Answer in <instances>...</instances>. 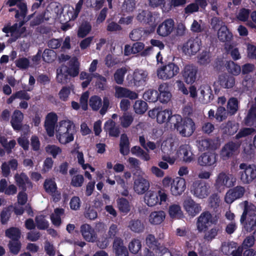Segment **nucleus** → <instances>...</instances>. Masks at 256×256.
Returning <instances> with one entry per match:
<instances>
[{
    "label": "nucleus",
    "instance_id": "nucleus-1",
    "mask_svg": "<svg viewBox=\"0 0 256 256\" xmlns=\"http://www.w3.org/2000/svg\"><path fill=\"white\" fill-rule=\"evenodd\" d=\"M76 132L75 126L72 122L62 120L60 122L56 130V136L60 144H65L74 140Z\"/></svg>",
    "mask_w": 256,
    "mask_h": 256
},
{
    "label": "nucleus",
    "instance_id": "nucleus-2",
    "mask_svg": "<svg viewBox=\"0 0 256 256\" xmlns=\"http://www.w3.org/2000/svg\"><path fill=\"white\" fill-rule=\"evenodd\" d=\"M240 222L247 232H251L256 226V207L252 204L244 202L243 213Z\"/></svg>",
    "mask_w": 256,
    "mask_h": 256
},
{
    "label": "nucleus",
    "instance_id": "nucleus-3",
    "mask_svg": "<svg viewBox=\"0 0 256 256\" xmlns=\"http://www.w3.org/2000/svg\"><path fill=\"white\" fill-rule=\"evenodd\" d=\"M238 176L244 184H250L256 179V166L242 163L240 164Z\"/></svg>",
    "mask_w": 256,
    "mask_h": 256
},
{
    "label": "nucleus",
    "instance_id": "nucleus-4",
    "mask_svg": "<svg viewBox=\"0 0 256 256\" xmlns=\"http://www.w3.org/2000/svg\"><path fill=\"white\" fill-rule=\"evenodd\" d=\"M179 72L180 68L176 64L169 62L158 69L157 75L159 78L166 80L174 78Z\"/></svg>",
    "mask_w": 256,
    "mask_h": 256
},
{
    "label": "nucleus",
    "instance_id": "nucleus-5",
    "mask_svg": "<svg viewBox=\"0 0 256 256\" xmlns=\"http://www.w3.org/2000/svg\"><path fill=\"white\" fill-rule=\"evenodd\" d=\"M218 218L214 216L208 211L202 212L198 218L196 227L200 232H202L212 224H216Z\"/></svg>",
    "mask_w": 256,
    "mask_h": 256
},
{
    "label": "nucleus",
    "instance_id": "nucleus-6",
    "mask_svg": "<svg viewBox=\"0 0 256 256\" xmlns=\"http://www.w3.org/2000/svg\"><path fill=\"white\" fill-rule=\"evenodd\" d=\"M89 105L94 111H98L101 108L100 113L102 115H104L106 112L110 105L109 98L107 96H104L102 102V98L99 96H92L90 98Z\"/></svg>",
    "mask_w": 256,
    "mask_h": 256
},
{
    "label": "nucleus",
    "instance_id": "nucleus-7",
    "mask_svg": "<svg viewBox=\"0 0 256 256\" xmlns=\"http://www.w3.org/2000/svg\"><path fill=\"white\" fill-rule=\"evenodd\" d=\"M209 189L208 183L202 180H198L193 182L191 191L196 196L203 198L208 195Z\"/></svg>",
    "mask_w": 256,
    "mask_h": 256
},
{
    "label": "nucleus",
    "instance_id": "nucleus-8",
    "mask_svg": "<svg viewBox=\"0 0 256 256\" xmlns=\"http://www.w3.org/2000/svg\"><path fill=\"white\" fill-rule=\"evenodd\" d=\"M177 130L184 137H188L192 135L196 129L195 124L191 118H184L182 122L178 126Z\"/></svg>",
    "mask_w": 256,
    "mask_h": 256
},
{
    "label": "nucleus",
    "instance_id": "nucleus-9",
    "mask_svg": "<svg viewBox=\"0 0 256 256\" xmlns=\"http://www.w3.org/2000/svg\"><path fill=\"white\" fill-rule=\"evenodd\" d=\"M201 46L202 41L200 38L198 36L192 37L184 44L182 49L184 52L194 55L200 50Z\"/></svg>",
    "mask_w": 256,
    "mask_h": 256
},
{
    "label": "nucleus",
    "instance_id": "nucleus-10",
    "mask_svg": "<svg viewBox=\"0 0 256 256\" xmlns=\"http://www.w3.org/2000/svg\"><path fill=\"white\" fill-rule=\"evenodd\" d=\"M148 73L146 71L136 69L132 76H130L132 79L128 82V84L136 86H144L148 80Z\"/></svg>",
    "mask_w": 256,
    "mask_h": 256
},
{
    "label": "nucleus",
    "instance_id": "nucleus-11",
    "mask_svg": "<svg viewBox=\"0 0 256 256\" xmlns=\"http://www.w3.org/2000/svg\"><path fill=\"white\" fill-rule=\"evenodd\" d=\"M198 70L197 67L193 64L186 65L182 72L184 81L188 84H192L194 82Z\"/></svg>",
    "mask_w": 256,
    "mask_h": 256
},
{
    "label": "nucleus",
    "instance_id": "nucleus-12",
    "mask_svg": "<svg viewBox=\"0 0 256 256\" xmlns=\"http://www.w3.org/2000/svg\"><path fill=\"white\" fill-rule=\"evenodd\" d=\"M245 192V188L242 186H236L229 190L225 196V202L230 204L235 200L242 198Z\"/></svg>",
    "mask_w": 256,
    "mask_h": 256
},
{
    "label": "nucleus",
    "instance_id": "nucleus-13",
    "mask_svg": "<svg viewBox=\"0 0 256 256\" xmlns=\"http://www.w3.org/2000/svg\"><path fill=\"white\" fill-rule=\"evenodd\" d=\"M174 28V20L172 18H168L164 20L158 26L156 32L159 36L166 37L172 32Z\"/></svg>",
    "mask_w": 256,
    "mask_h": 256
},
{
    "label": "nucleus",
    "instance_id": "nucleus-14",
    "mask_svg": "<svg viewBox=\"0 0 256 256\" xmlns=\"http://www.w3.org/2000/svg\"><path fill=\"white\" fill-rule=\"evenodd\" d=\"M240 144L233 142H229L223 146L220 156L224 160H226L232 157L238 150Z\"/></svg>",
    "mask_w": 256,
    "mask_h": 256
},
{
    "label": "nucleus",
    "instance_id": "nucleus-15",
    "mask_svg": "<svg viewBox=\"0 0 256 256\" xmlns=\"http://www.w3.org/2000/svg\"><path fill=\"white\" fill-rule=\"evenodd\" d=\"M186 188V180L184 178L176 177L172 180L170 192L173 196H178L182 194Z\"/></svg>",
    "mask_w": 256,
    "mask_h": 256
},
{
    "label": "nucleus",
    "instance_id": "nucleus-16",
    "mask_svg": "<svg viewBox=\"0 0 256 256\" xmlns=\"http://www.w3.org/2000/svg\"><path fill=\"white\" fill-rule=\"evenodd\" d=\"M217 155L214 152H206L202 154L198 158V164L201 166H214L217 161Z\"/></svg>",
    "mask_w": 256,
    "mask_h": 256
},
{
    "label": "nucleus",
    "instance_id": "nucleus-17",
    "mask_svg": "<svg viewBox=\"0 0 256 256\" xmlns=\"http://www.w3.org/2000/svg\"><path fill=\"white\" fill-rule=\"evenodd\" d=\"M58 121V116L54 112L48 113L44 122V128L49 136H52L54 134L55 125Z\"/></svg>",
    "mask_w": 256,
    "mask_h": 256
},
{
    "label": "nucleus",
    "instance_id": "nucleus-18",
    "mask_svg": "<svg viewBox=\"0 0 256 256\" xmlns=\"http://www.w3.org/2000/svg\"><path fill=\"white\" fill-rule=\"evenodd\" d=\"M150 188V182L148 180L138 176L134 180V190L138 194H142L148 191Z\"/></svg>",
    "mask_w": 256,
    "mask_h": 256
},
{
    "label": "nucleus",
    "instance_id": "nucleus-19",
    "mask_svg": "<svg viewBox=\"0 0 256 256\" xmlns=\"http://www.w3.org/2000/svg\"><path fill=\"white\" fill-rule=\"evenodd\" d=\"M80 232L86 241L94 242L96 240V234L90 224H82L80 226Z\"/></svg>",
    "mask_w": 256,
    "mask_h": 256
},
{
    "label": "nucleus",
    "instance_id": "nucleus-20",
    "mask_svg": "<svg viewBox=\"0 0 256 256\" xmlns=\"http://www.w3.org/2000/svg\"><path fill=\"white\" fill-rule=\"evenodd\" d=\"M214 226L209 228H208L206 230H204V240L207 242H211L213 240L215 239L218 234L222 232V227L220 224H214Z\"/></svg>",
    "mask_w": 256,
    "mask_h": 256
},
{
    "label": "nucleus",
    "instance_id": "nucleus-21",
    "mask_svg": "<svg viewBox=\"0 0 256 256\" xmlns=\"http://www.w3.org/2000/svg\"><path fill=\"white\" fill-rule=\"evenodd\" d=\"M114 90L115 96L118 98H126L131 100H136L138 97L137 93L126 88L116 86L114 87Z\"/></svg>",
    "mask_w": 256,
    "mask_h": 256
},
{
    "label": "nucleus",
    "instance_id": "nucleus-22",
    "mask_svg": "<svg viewBox=\"0 0 256 256\" xmlns=\"http://www.w3.org/2000/svg\"><path fill=\"white\" fill-rule=\"evenodd\" d=\"M214 186L218 190L230 188L232 186V182L230 180L229 176L224 172H220L214 184Z\"/></svg>",
    "mask_w": 256,
    "mask_h": 256
},
{
    "label": "nucleus",
    "instance_id": "nucleus-23",
    "mask_svg": "<svg viewBox=\"0 0 256 256\" xmlns=\"http://www.w3.org/2000/svg\"><path fill=\"white\" fill-rule=\"evenodd\" d=\"M23 119L24 114L22 112L18 110L14 112L10 123L14 130L19 131L22 129V122Z\"/></svg>",
    "mask_w": 256,
    "mask_h": 256
},
{
    "label": "nucleus",
    "instance_id": "nucleus-24",
    "mask_svg": "<svg viewBox=\"0 0 256 256\" xmlns=\"http://www.w3.org/2000/svg\"><path fill=\"white\" fill-rule=\"evenodd\" d=\"M218 82L222 88H230L235 84V78L232 75L222 74L219 76Z\"/></svg>",
    "mask_w": 256,
    "mask_h": 256
},
{
    "label": "nucleus",
    "instance_id": "nucleus-25",
    "mask_svg": "<svg viewBox=\"0 0 256 256\" xmlns=\"http://www.w3.org/2000/svg\"><path fill=\"white\" fill-rule=\"evenodd\" d=\"M238 127V124L234 121L228 120L222 124L221 129L223 134L232 136L237 132Z\"/></svg>",
    "mask_w": 256,
    "mask_h": 256
},
{
    "label": "nucleus",
    "instance_id": "nucleus-26",
    "mask_svg": "<svg viewBox=\"0 0 256 256\" xmlns=\"http://www.w3.org/2000/svg\"><path fill=\"white\" fill-rule=\"evenodd\" d=\"M184 206L188 213L194 216L201 210V206L192 199H188L184 202Z\"/></svg>",
    "mask_w": 256,
    "mask_h": 256
},
{
    "label": "nucleus",
    "instance_id": "nucleus-27",
    "mask_svg": "<svg viewBox=\"0 0 256 256\" xmlns=\"http://www.w3.org/2000/svg\"><path fill=\"white\" fill-rule=\"evenodd\" d=\"M14 180L17 186L22 190H26V186H32V183L28 176L24 172L20 174H16L14 176Z\"/></svg>",
    "mask_w": 256,
    "mask_h": 256
},
{
    "label": "nucleus",
    "instance_id": "nucleus-28",
    "mask_svg": "<svg viewBox=\"0 0 256 256\" xmlns=\"http://www.w3.org/2000/svg\"><path fill=\"white\" fill-rule=\"evenodd\" d=\"M104 129L108 132L110 136L117 138L120 134L119 126H116V123L112 120H108L105 122Z\"/></svg>",
    "mask_w": 256,
    "mask_h": 256
},
{
    "label": "nucleus",
    "instance_id": "nucleus-29",
    "mask_svg": "<svg viewBox=\"0 0 256 256\" xmlns=\"http://www.w3.org/2000/svg\"><path fill=\"white\" fill-rule=\"evenodd\" d=\"M144 200L145 203L148 206H154L159 202V198L158 197V192L152 190L148 191L144 195Z\"/></svg>",
    "mask_w": 256,
    "mask_h": 256
},
{
    "label": "nucleus",
    "instance_id": "nucleus-30",
    "mask_svg": "<svg viewBox=\"0 0 256 256\" xmlns=\"http://www.w3.org/2000/svg\"><path fill=\"white\" fill-rule=\"evenodd\" d=\"M166 218V214L163 210L154 211L149 216V222L154 225L160 224Z\"/></svg>",
    "mask_w": 256,
    "mask_h": 256
},
{
    "label": "nucleus",
    "instance_id": "nucleus-31",
    "mask_svg": "<svg viewBox=\"0 0 256 256\" xmlns=\"http://www.w3.org/2000/svg\"><path fill=\"white\" fill-rule=\"evenodd\" d=\"M244 121L246 126L256 128V106H252L249 109Z\"/></svg>",
    "mask_w": 256,
    "mask_h": 256
},
{
    "label": "nucleus",
    "instance_id": "nucleus-32",
    "mask_svg": "<svg viewBox=\"0 0 256 256\" xmlns=\"http://www.w3.org/2000/svg\"><path fill=\"white\" fill-rule=\"evenodd\" d=\"M130 141L126 134H122L120 142V152L123 156L128 155L130 152Z\"/></svg>",
    "mask_w": 256,
    "mask_h": 256
},
{
    "label": "nucleus",
    "instance_id": "nucleus-33",
    "mask_svg": "<svg viewBox=\"0 0 256 256\" xmlns=\"http://www.w3.org/2000/svg\"><path fill=\"white\" fill-rule=\"evenodd\" d=\"M218 36L219 40L222 42H230L232 38V34L228 27L224 25L220 27L218 32Z\"/></svg>",
    "mask_w": 256,
    "mask_h": 256
},
{
    "label": "nucleus",
    "instance_id": "nucleus-34",
    "mask_svg": "<svg viewBox=\"0 0 256 256\" xmlns=\"http://www.w3.org/2000/svg\"><path fill=\"white\" fill-rule=\"evenodd\" d=\"M118 208L121 213L126 214L130 210V202L127 199L124 198H118L116 200Z\"/></svg>",
    "mask_w": 256,
    "mask_h": 256
},
{
    "label": "nucleus",
    "instance_id": "nucleus-35",
    "mask_svg": "<svg viewBox=\"0 0 256 256\" xmlns=\"http://www.w3.org/2000/svg\"><path fill=\"white\" fill-rule=\"evenodd\" d=\"M92 25L90 22L84 21L78 27L77 32L78 36L80 38H85L91 31Z\"/></svg>",
    "mask_w": 256,
    "mask_h": 256
},
{
    "label": "nucleus",
    "instance_id": "nucleus-36",
    "mask_svg": "<svg viewBox=\"0 0 256 256\" xmlns=\"http://www.w3.org/2000/svg\"><path fill=\"white\" fill-rule=\"evenodd\" d=\"M239 102L237 98L232 97L228 101L226 108L229 115H234L238 109Z\"/></svg>",
    "mask_w": 256,
    "mask_h": 256
},
{
    "label": "nucleus",
    "instance_id": "nucleus-37",
    "mask_svg": "<svg viewBox=\"0 0 256 256\" xmlns=\"http://www.w3.org/2000/svg\"><path fill=\"white\" fill-rule=\"evenodd\" d=\"M180 153L183 155V160L190 162L193 160V154L190 150L189 145H184L180 146Z\"/></svg>",
    "mask_w": 256,
    "mask_h": 256
},
{
    "label": "nucleus",
    "instance_id": "nucleus-38",
    "mask_svg": "<svg viewBox=\"0 0 256 256\" xmlns=\"http://www.w3.org/2000/svg\"><path fill=\"white\" fill-rule=\"evenodd\" d=\"M5 235L12 240H18L20 238L21 232L18 228L10 227L6 230Z\"/></svg>",
    "mask_w": 256,
    "mask_h": 256
},
{
    "label": "nucleus",
    "instance_id": "nucleus-39",
    "mask_svg": "<svg viewBox=\"0 0 256 256\" xmlns=\"http://www.w3.org/2000/svg\"><path fill=\"white\" fill-rule=\"evenodd\" d=\"M168 214L172 218H180L182 216V212L179 204H171L168 208Z\"/></svg>",
    "mask_w": 256,
    "mask_h": 256
},
{
    "label": "nucleus",
    "instance_id": "nucleus-40",
    "mask_svg": "<svg viewBox=\"0 0 256 256\" xmlns=\"http://www.w3.org/2000/svg\"><path fill=\"white\" fill-rule=\"evenodd\" d=\"M146 244L150 248L153 250H158L160 246V244L158 240L152 234H148L146 236Z\"/></svg>",
    "mask_w": 256,
    "mask_h": 256
},
{
    "label": "nucleus",
    "instance_id": "nucleus-41",
    "mask_svg": "<svg viewBox=\"0 0 256 256\" xmlns=\"http://www.w3.org/2000/svg\"><path fill=\"white\" fill-rule=\"evenodd\" d=\"M128 71L126 67H122L116 70L114 74V80L118 84H122L124 82V76Z\"/></svg>",
    "mask_w": 256,
    "mask_h": 256
},
{
    "label": "nucleus",
    "instance_id": "nucleus-42",
    "mask_svg": "<svg viewBox=\"0 0 256 256\" xmlns=\"http://www.w3.org/2000/svg\"><path fill=\"white\" fill-rule=\"evenodd\" d=\"M143 98L149 102H155L158 100V92L155 90L149 89L144 92Z\"/></svg>",
    "mask_w": 256,
    "mask_h": 256
},
{
    "label": "nucleus",
    "instance_id": "nucleus-43",
    "mask_svg": "<svg viewBox=\"0 0 256 256\" xmlns=\"http://www.w3.org/2000/svg\"><path fill=\"white\" fill-rule=\"evenodd\" d=\"M226 67L228 72L233 76H238L241 72L240 66L232 60L226 62Z\"/></svg>",
    "mask_w": 256,
    "mask_h": 256
},
{
    "label": "nucleus",
    "instance_id": "nucleus-44",
    "mask_svg": "<svg viewBox=\"0 0 256 256\" xmlns=\"http://www.w3.org/2000/svg\"><path fill=\"white\" fill-rule=\"evenodd\" d=\"M44 188L46 192L52 194L57 190L56 182L51 178L46 179L44 183Z\"/></svg>",
    "mask_w": 256,
    "mask_h": 256
},
{
    "label": "nucleus",
    "instance_id": "nucleus-45",
    "mask_svg": "<svg viewBox=\"0 0 256 256\" xmlns=\"http://www.w3.org/2000/svg\"><path fill=\"white\" fill-rule=\"evenodd\" d=\"M129 227L132 231L137 233L142 232L144 229V224L139 220H132Z\"/></svg>",
    "mask_w": 256,
    "mask_h": 256
},
{
    "label": "nucleus",
    "instance_id": "nucleus-46",
    "mask_svg": "<svg viewBox=\"0 0 256 256\" xmlns=\"http://www.w3.org/2000/svg\"><path fill=\"white\" fill-rule=\"evenodd\" d=\"M134 108L136 113L138 114H143L148 109L147 103L142 100H136L134 105Z\"/></svg>",
    "mask_w": 256,
    "mask_h": 256
},
{
    "label": "nucleus",
    "instance_id": "nucleus-47",
    "mask_svg": "<svg viewBox=\"0 0 256 256\" xmlns=\"http://www.w3.org/2000/svg\"><path fill=\"white\" fill-rule=\"evenodd\" d=\"M170 114H172L170 110H162L160 109L156 120L158 123L162 124L166 122L168 124V118Z\"/></svg>",
    "mask_w": 256,
    "mask_h": 256
},
{
    "label": "nucleus",
    "instance_id": "nucleus-48",
    "mask_svg": "<svg viewBox=\"0 0 256 256\" xmlns=\"http://www.w3.org/2000/svg\"><path fill=\"white\" fill-rule=\"evenodd\" d=\"M45 217V216L42 214L36 216L35 221L38 229L44 230L48 228V222L46 220Z\"/></svg>",
    "mask_w": 256,
    "mask_h": 256
},
{
    "label": "nucleus",
    "instance_id": "nucleus-49",
    "mask_svg": "<svg viewBox=\"0 0 256 256\" xmlns=\"http://www.w3.org/2000/svg\"><path fill=\"white\" fill-rule=\"evenodd\" d=\"M228 112L224 107L220 106L216 112V119L218 122H222L228 118Z\"/></svg>",
    "mask_w": 256,
    "mask_h": 256
},
{
    "label": "nucleus",
    "instance_id": "nucleus-50",
    "mask_svg": "<svg viewBox=\"0 0 256 256\" xmlns=\"http://www.w3.org/2000/svg\"><path fill=\"white\" fill-rule=\"evenodd\" d=\"M8 247L11 254L16 255L20 250L22 244L20 240H10L8 244Z\"/></svg>",
    "mask_w": 256,
    "mask_h": 256
},
{
    "label": "nucleus",
    "instance_id": "nucleus-51",
    "mask_svg": "<svg viewBox=\"0 0 256 256\" xmlns=\"http://www.w3.org/2000/svg\"><path fill=\"white\" fill-rule=\"evenodd\" d=\"M142 244L140 240L134 238L129 243L128 249L130 252L134 254H136L141 250Z\"/></svg>",
    "mask_w": 256,
    "mask_h": 256
},
{
    "label": "nucleus",
    "instance_id": "nucleus-52",
    "mask_svg": "<svg viewBox=\"0 0 256 256\" xmlns=\"http://www.w3.org/2000/svg\"><path fill=\"white\" fill-rule=\"evenodd\" d=\"M183 118L180 114H175L172 115L170 114L168 118L167 124H170L171 126H174V128L176 130L180 124L182 122Z\"/></svg>",
    "mask_w": 256,
    "mask_h": 256
},
{
    "label": "nucleus",
    "instance_id": "nucleus-53",
    "mask_svg": "<svg viewBox=\"0 0 256 256\" xmlns=\"http://www.w3.org/2000/svg\"><path fill=\"white\" fill-rule=\"evenodd\" d=\"M136 8L135 0H124L122 6V12H130L134 11Z\"/></svg>",
    "mask_w": 256,
    "mask_h": 256
},
{
    "label": "nucleus",
    "instance_id": "nucleus-54",
    "mask_svg": "<svg viewBox=\"0 0 256 256\" xmlns=\"http://www.w3.org/2000/svg\"><path fill=\"white\" fill-rule=\"evenodd\" d=\"M198 62L200 65L206 66L210 62V56L209 52L202 51L198 56Z\"/></svg>",
    "mask_w": 256,
    "mask_h": 256
},
{
    "label": "nucleus",
    "instance_id": "nucleus-55",
    "mask_svg": "<svg viewBox=\"0 0 256 256\" xmlns=\"http://www.w3.org/2000/svg\"><path fill=\"white\" fill-rule=\"evenodd\" d=\"M45 150L47 154L52 155L54 158L62 152V149L54 144H48L45 148Z\"/></svg>",
    "mask_w": 256,
    "mask_h": 256
},
{
    "label": "nucleus",
    "instance_id": "nucleus-56",
    "mask_svg": "<svg viewBox=\"0 0 256 256\" xmlns=\"http://www.w3.org/2000/svg\"><path fill=\"white\" fill-rule=\"evenodd\" d=\"M66 70L64 71L62 68L58 70L56 78L57 82L61 84L67 83L69 79L68 76H70Z\"/></svg>",
    "mask_w": 256,
    "mask_h": 256
},
{
    "label": "nucleus",
    "instance_id": "nucleus-57",
    "mask_svg": "<svg viewBox=\"0 0 256 256\" xmlns=\"http://www.w3.org/2000/svg\"><path fill=\"white\" fill-rule=\"evenodd\" d=\"M80 64L78 60H75L70 65V68H66L68 74L70 76L72 77H76L78 76L79 74Z\"/></svg>",
    "mask_w": 256,
    "mask_h": 256
},
{
    "label": "nucleus",
    "instance_id": "nucleus-58",
    "mask_svg": "<svg viewBox=\"0 0 256 256\" xmlns=\"http://www.w3.org/2000/svg\"><path fill=\"white\" fill-rule=\"evenodd\" d=\"M55 56L56 54L54 52L53 50L47 48L44 50L42 56L43 60L48 63L53 62Z\"/></svg>",
    "mask_w": 256,
    "mask_h": 256
},
{
    "label": "nucleus",
    "instance_id": "nucleus-59",
    "mask_svg": "<svg viewBox=\"0 0 256 256\" xmlns=\"http://www.w3.org/2000/svg\"><path fill=\"white\" fill-rule=\"evenodd\" d=\"M144 32L142 28L134 29L130 34V38L132 41L140 40L144 34Z\"/></svg>",
    "mask_w": 256,
    "mask_h": 256
},
{
    "label": "nucleus",
    "instance_id": "nucleus-60",
    "mask_svg": "<svg viewBox=\"0 0 256 256\" xmlns=\"http://www.w3.org/2000/svg\"><path fill=\"white\" fill-rule=\"evenodd\" d=\"M19 10V15L20 19L24 18L27 14L28 13V7L26 3L24 0H20L16 5Z\"/></svg>",
    "mask_w": 256,
    "mask_h": 256
},
{
    "label": "nucleus",
    "instance_id": "nucleus-61",
    "mask_svg": "<svg viewBox=\"0 0 256 256\" xmlns=\"http://www.w3.org/2000/svg\"><path fill=\"white\" fill-rule=\"evenodd\" d=\"M84 182V176L78 174L72 177L70 184L74 187L79 188L82 186Z\"/></svg>",
    "mask_w": 256,
    "mask_h": 256
},
{
    "label": "nucleus",
    "instance_id": "nucleus-62",
    "mask_svg": "<svg viewBox=\"0 0 256 256\" xmlns=\"http://www.w3.org/2000/svg\"><path fill=\"white\" fill-rule=\"evenodd\" d=\"M16 67L20 69L26 70L30 66V60L26 58H19L15 62Z\"/></svg>",
    "mask_w": 256,
    "mask_h": 256
},
{
    "label": "nucleus",
    "instance_id": "nucleus-63",
    "mask_svg": "<svg viewBox=\"0 0 256 256\" xmlns=\"http://www.w3.org/2000/svg\"><path fill=\"white\" fill-rule=\"evenodd\" d=\"M134 121L133 116L130 114H124L120 118L121 125L123 128H128Z\"/></svg>",
    "mask_w": 256,
    "mask_h": 256
},
{
    "label": "nucleus",
    "instance_id": "nucleus-64",
    "mask_svg": "<svg viewBox=\"0 0 256 256\" xmlns=\"http://www.w3.org/2000/svg\"><path fill=\"white\" fill-rule=\"evenodd\" d=\"M250 10L246 8H241L238 15V18L242 22H246L248 20L250 14Z\"/></svg>",
    "mask_w": 256,
    "mask_h": 256
}]
</instances>
